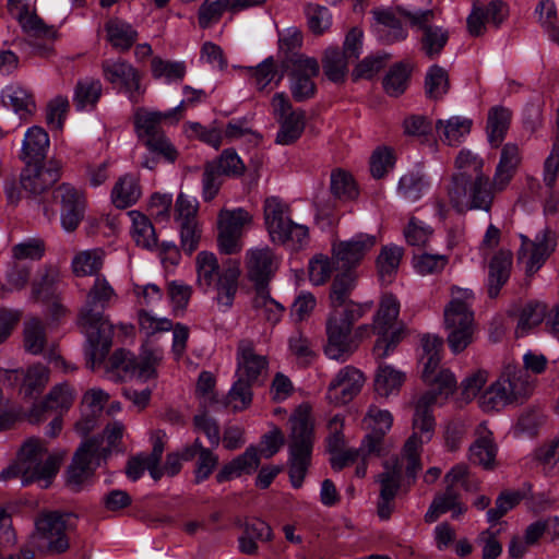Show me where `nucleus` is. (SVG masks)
Masks as SVG:
<instances>
[{"instance_id":"nucleus-22","label":"nucleus","mask_w":559,"mask_h":559,"mask_svg":"<svg viewBox=\"0 0 559 559\" xmlns=\"http://www.w3.org/2000/svg\"><path fill=\"white\" fill-rule=\"evenodd\" d=\"M377 243L373 235L357 234L333 245V260L340 270H353Z\"/></svg>"},{"instance_id":"nucleus-61","label":"nucleus","mask_w":559,"mask_h":559,"mask_svg":"<svg viewBox=\"0 0 559 559\" xmlns=\"http://www.w3.org/2000/svg\"><path fill=\"white\" fill-rule=\"evenodd\" d=\"M138 323L140 332L147 337L169 332L173 329V322L168 318L156 317L146 310H140L138 312Z\"/></svg>"},{"instance_id":"nucleus-26","label":"nucleus","mask_w":559,"mask_h":559,"mask_svg":"<svg viewBox=\"0 0 559 559\" xmlns=\"http://www.w3.org/2000/svg\"><path fill=\"white\" fill-rule=\"evenodd\" d=\"M8 9L28 36L47 40L55 39L56 29L45 24V22L31 10L28 0H8Z\"/></svg>"},{"instance_id":"nucleus-14","label":"nucleus","mask_w":559,"mask_h":559,"mask_svg":"<svg viewBox=\"0 0 559 559\" xmlns=\"http://www.w3.org/2000/svg\"><path fill=\"white\" fill-rule=\"evenodd\" d=\"M71 519L70 513H43L35 522L33 539L43 540L51 554L64 552L69 548L67 532L72 527Z\"/></svg>"},{"instance_id":"nucleus-48","label":"nucleus","mask_w":559,"mask_h":559,"mask_svg":"<svg viewBox=\"0 0 559 559\" xmlns=\"http://www.w3.org/2000/svg\"><path fill=\"white\" fill-rule=\"evenodd\" d=\"M280 130L276 134V143L281 145H289L297 141L305 129V114L302 110L289 112V115L281 118Z\"/></svg>"},{"instance_id":"nucleus-5","label":"nucleus","mask_w":559,"mask_h":559,"mask_svg":"<svg viewBox=\"0 0 559 559\" xmlns=\"http://www.w3.org/2000/svg\"><path fill=\"white\" fill-rule=\"evenodd\" d=\"M289 477L293 487L300 488L310 464L314 429L310 408L300 405L289 418Z\"/></svg>"},{"instance_id":"nucleus-24","label":"nucleus","mask_w":559,"mask_h":559,"mask_svg":"<svg viewBox=\"0 0 559 559\" xmlns=\"http://www.w3.org/2000/svg\"><path fill=\"white\" fill-rule=\"evenodd\" d=\"M237 378L249 382H259L260 378L266 372L267 359L264 355L255 352L254 343L251 340H241L237 346Z\"/></svg>"},{"instance_id":"nucleus-60","label":"nucleus","mask_w":559,"mask_h":559,"mask_svg":"<svg viewBox=\"0 0 559 559\" xmlns=\"http://www.w3.org/2000/svg\"><path fill=\"white\" fill-rule=\"evenodd\" d=\"M60 273L57 269L47 267L38 281L33 283L32 298L35 300H47L55 296L56 286L59 283Z\"/></svg>"},{"instance_id":"nucleus-59","label":"nucleus","mask_w":559,"mask_h":559,"mask_svg":"<svg viewBox=\"0 0 559 559\" xmlns=\"http://www.w3.org/2000/svg\"><path fill=\"white\" fill-rule=\"evenodd\" d=\"M75 390L67 382L56 384L46 395L50 411L63 413L69 411L75 399Z\"/></svg>"},{"instance_id":"nucleus-31","label":"nucleus","mask_w":559,"mask_h":559,"mask_svg":"<svg viewBox=\"0 0 559 559\" xmlns=\"http://www.w3.org/2000/svg\"><path fill=\"white\" fill-rule=\"evenodd\" d=\"M406 380V373L392 365L380 362L374 373V391L382 397L396 395Z\"/></svg>"},{"instance_id":"nucleus-12","label":"nucleus","mask_w":559,"mask_h":559,"mask_svg":"<svg viewBox=\"0 0 559 559\" xmlns=\"http://www.w3.org/2000/svg\"><path fill=\"white\" fill-rule=\"evenodd\" d=\"M282 68L288 71L290 91L297 102H304L314 95L313 78L319 74L320 69L316 58L294 53L286 61H282Z\"/></svg>"},{"instance_id":"nucleus-52","label":"nucleus","mask_w":559,"mask_h":559,"mask_svg":"<svg viewBox=\"0 0 559 559\" xmlns=\"http://www.w3.org/2000/svg\"><path fill=\"white\" fill-rule=\"evenodd\" d=\"M454 164L457 173L453 174V176H461L462 183L472 179L473 175L474 177L485 175L483 173L484 159L471 150H461Z\"/></svg>"},{"instance_id":"nucleus-56","label":"nucleus","mask_w":559,"mask_h":559,"mask_svg":"<svg viewBox=\"0 0 559 559\" xmlns=\"http://www.w3.org/2000/svg\"><path fill=\"white\" fill-rule=\"evenodd\" d=\"M46 334L43 322L37 318H31L24 325V347L33 355L44 353Z\"/></svg>"},{"instance_id":"nucleus-51","label":"nucleus","mask_w":559,"mask_h":559,"mask_svg":"<svg viewBox=\"0 0 559 559\" xmlns=\"http://www.w3.org/2000/svg\"><path fill=\"white\" fill-rule=\"evenodd\" d=\"M403 250L397 246H386L382 248L377 259V267L380 280L383 283H390L392 281L400 265Z\"/></svg>"},{"instance_id":"nucleus-10","label":"nucleus","mask_w":559,"mask_h":559,"mask_svg":"<svg viewBox=\"0 0 559 559\" xmlns=\"http://www.w3.org/2000/svg\"><path fill=\"white\" fill-rule=\"evenodd\" d=\"M493 180L486 175H478L462 183L461 176H452L448 188L449 200L457 211L483 210L488 212L495 199Z\"/></svg>"},{"instance_id":"nucleus-57","label":"nucleus","mask_w":559,"mask_h":559,"mask_svg":"<svg viewBox=\"0 0 559 559\" xmlns=\"http://www.w3.org/2000/svg\"><path fill=\"white\" fill-rule=\"evenodd\" d=\"M330 189L335 198L342 200H352L358 195L352 175L343 169H334L331 173Z\"/></svg>"},{"instance_id":"nucleus-9","label":"nucleus","mask_w":559,"mask_h":559,"mask_svg":"<svg viewBox=\"0 0 559 559\" xmlns=\"http://www.w3.org/2000/svg\"><path fill=\"white\" fill-rule=\"evenodd\" d=\"M166 115L167 111H151L146 108L138 107L133 111V123L138 139L147 147V150L173 163L176 160L178 153L164 134L160 123L163 120L167 119H179L177 116Z\"/></svg>"},{"instance_id":"nucleus-41","label":"nucleus","mask_w":559,"mask_h":559,"mask_svg":"<svg viewBox=\"0 0 559 559\" xmlns=\"http://www.w3.org/2000/svg\"><path fill=\"white\" fill-rule=\"evenodd\" d=\"M50 377V371L41 364L29 366L20 386V393L24 399H34L38 396L46 388Z\"/></svg>"},{"instance_id":"nucleus-43","label":"nucleus","mask_w":559,"mask_h":559,"mask_svg":"<svg viewBox=\"0 0 559 559\" xmlns=\"http://www.w3.org/2000/svg\"><path fill=\"white\" fill-rule=\"evenodd\" d=\"M195 266L198 286L206 293L210 288L214 287L221 276L217 259L212 252H199L195 259Z\"/></svg>"},{"instance_id":"nucleus-1","label":"nucleus","mask_w":559,"mask_h":559,"mask_svg":"<svg viewBox=\"0 0 559 559\" xmlns=\"http://www.w3.org/2000/svg\"><path fill=\"white\" fill-rule=\"evenodd\" d=\"M441 357L420 358L423 380L431 385L415 403L413 433L406 440L401 456L391 457L383 463V471L377 476L379 499L377 512L380 519L388 520L394 510V500L401 487L403 473L415 479L421 469L420 450L431 440L435 431L432 407L438 399H447L456 386L454 374L448 369H439Z\"/></svg>"},{"instance_id":"nucleus-23","label":"nucleus","mask_w":559,"mask_h":559,"mask_svg":"<svg viewBox=\"0 0 559 559\" xmlns=\"http://www.w3.org/2000/svg\"><path fill=\"white\" fill-rule=\"evenodd\" d=\"M245 265L249 281L255 288H264L276 270L273 251L269 247L251 248L246 252Z\"/></svg>"},{"instance_id":"nucleus-13","label":"nucleus","mask_w":559,"mask_h":559,"mask_svg":"<svg viewBox=\"0 0 559 559\" xmlns=\"http://www.w3.org/2000/svg\"><path fill=\"white\" fill-rule=\"evenodd\" d=\"M104 79L124 93L132 104H139L145 93L140 72L122 59H107L102 63Z\"/></svg>"},{"instance_id":"nucleus-17","label":"nucleus","mask_w":559,"mask_h":559,"mask_svg":"<svg viewBox=\"0 0 559 559\" xmlns=\"http://www.w3.org/2000/svg\"><path fill=\"white\" fill-rule=\"evenodd\" d=\"M108 449L100 448L98 439L85 441L75 452L73 461L68 468V485L78 490L93 475L99 460L105 456Z\"/></svg>"},{"instance_id":"nucleus-25","label":"nucleus","mask_w":559,"mask_h":559,"mask_svg":"<svg viewBox=\"0 0 559 559\" xmlns=\"http://www.w3.org/2000/svg\"><path fill=\"white\" fill-rule=\"evenodd\" d=\"M473 301L474 294L471 289L452 287L451 300L444 308L445 328L474 326Z\"/></svg>"},{"instance_id":"nucleus-58","label":"nucleus","mask_w":559,"mask_h":559,"mask_svg":"<svg viewBox=\"0 0 559 559\" xmlns=\"http://www.w3.org/2000/svg\"><path fill=\"white\" fill-rule=\"evenodd\" d=\"M348 60L337 48H329L323 59V70L329 80L341 82L347 72Z\"/></svg>"},{"instance_id":"nucleus-16","label":"nucleus","mask_w":559,"mask_h":559,"mask_svg":"<svg viewBox=\"0 0 559 559\" xmlns=\"http://www.w3.org/2000/svg\"><path fill=\"white\" fill-rule=\"evenodd\" d=\"M199 202L197 198L179 192L175 201L174 217L180 228L181 246L191 254L197 248L201 237L198 223Z\"/></svg>"},{"instance_id":"nucleus-33","label":"nucleus","mask_w":559,"mask_h":559,"mask_svg":"<svg viewBox=\"0 0 559 559\" xmlns=\"http://www.w3.org/2000/svg\"><path fill=\"white\" fill-rule=\"evenodd\" d=\"M2 104L11 108L22 119L32 116L36 109L33 95L19 84H10L1 92Z\"/></svg>"},{"instance_id":"nucleus-36","label":"nucleus","mask_w":559,"mask_h":559,"mask_svg":"<svg viewBox=\"0 0 559 559\" xmlns=\"http://www.w3.org/2000/svg\"><path fill=\"white\" fill-rule=\"evenodd\" d=\"M372 14L380 25L377 32L383 43L393 44L407 37V31L392 11L378 9L373 10Z\"/></svg>"},{"instance_id":"nucleus-63","label":"nucleus","mask_w":559,"mask_h":559,"mask_svg":"<svg viewBox=\"0 0 559 559\" xmlns=\"http://www.w3.org/2000/svg\"><path fill=\"white\" fill-rule=\"evenodd\" d=\"M251 76L257 88L262 91L272 82H275V85H277L282 81L283 73L277 71L274 59L269 57L252 70Z\"/></svg>"},{"instance_id":"nucleus-27","label":"nucleus","mask_w":559,"mask_h":559,"mask_svg":"<svg viewBox=\"0 0 559 559\" xmlns=\"http://www.w3.org/2000/svg\"><path fill=\"white\" fill-rule=\"evenodd\" d=\"M522 246L518 252L519 262L525 267L526 273L536 272L546 261L550 253L548 245V233L537 235L535 240L522 235Z\"/></svg>"},{"instance_id":"nucleus-45","label":"nucleus","mask_w":559,"mask_h":559,"mask_svg":"<svg viewBox=\"0 0 559 559\" xmlns=\"http://www.w3.org/2000/svg\"><path fill=\"white\" fill-rule=\"evenodd\" d=\"M511 121V111L497 106L489 110L487 119L488 141L493 147H498L504 139Z\"/></svg>"},{"instance_id":"nucleus-53","label":"nucleus","mask_w":559,"mask_h":559,"mask_svg":"<svg viewBox=\"0 0 559 559\" xmlns=\"http://www.w3.org/2000/svg\"><path fill=\"white\" fill-rule=\"evenodd\" d=\"M411 69L406 63L399 62L391 67L383 79V88L390 96H400L407 87Z\"/></svg>"},{"instance_id":"nucleus-54","label":"nucleus","mask_w":559,"mask_h":559,"mask_svg":"<svg viewBox=\"0 0 559 559\" xmlns=\"http://www.w3.org/2000/svg\"><path fill=\"white\" fill-rule=\"evenodd\" d=\"M233 11V0H205L199 8L198 20L201 28L217 23L224 12Z\"/></svg>"},{"instance_id":"nucleus-20","label":"nucleus","mask_w":559,"mask_h":559,"mask_svg":"<svg viewBox=\"0 0 559 559\" xmlns=\"http://www.w3.org/2000/svg\"><path fill=\"white\" fill-rule=\"evenodd\" d=\"M364 383L365 377L359 369L345 366L338 370L328 385L326 399L334 405L347 404L358 395Z\"/></svg>"},{"instance_id":"nucleus-7","label":"nucleus","mask_w":559,"mask_h":559,"mask_svg":"<svg viewBox=\"0 0 559 559\" xmlns=\"http://www.w3.org/2000/svg\"><path fill=\"white\" fill-rule=\"evenodd\" d=\"M534 389V378L520 366L507 365L501 376L480 397L484 411H499L504 406L522 402Z\"/></svg>"},{"instance_id":"nucleus-32","label":"nucleus","mask_w":559,"mask_h":559,"mask_svg":"<svg viewBox=\"0 0 559 559\" xmlns=\"http://www.w3.org/2000/svg\"><path fill=\"white\" fill-rule=\"evenodd\" d=\"M239 275V262L235 260H228L224 265L218 281L215 283L217 288V304L221 307H224L225 310L233 306L238 288Z\"/></svg>"},{"instance_id":"nucleus-28","label":"nucleus","mask_w":559,"mask_h":559,"mask_svg":"<svg viewBox=\"0 0 559 559\" xmlns=\"http://www.w3.org/2000/svg\"><path fill=\"white\" fill-rule=\"evenodd\" d=\"M522 162L521 150L515 143H506L493 174V189L503 191L512 181Z\"/></svg>"},{"instance_id":"nucleus-44","label":"nucleus","mask_w":559,"mask_h":559,"mask_svg":"<svg viewBox=\"0 0 559 559\" xmlns=\"http://www.w3.org/2000/svg\"><path fill=\"white\" fill-rule=\"evenodd\" d=\"M105 29L107 33V40L111 46L119 50H128L135 43L138 33L133 27L118 19L109 20Z\"/></svg>"},{"instance_id":"nucleus-35","label":"nucleus","mask_w":559,"mask_h":559,"mask_svg":"<svg viewBox=\"0 0 559 559\" xmlns=\"http://www.w3.org/2000/svg\"><path fill=\"white\" fill-rule=\"evenodd\" d=\"M259 463L260 457L257 449L254 447H249L241 455L223 466L216 475V480L218 483H224L234 477H238L243 473L251 474L258 468Z\"/></svg>"},{"instance_id":"nucleus-37","label":"nucleus","mask_w":559,"mask_h":559,"mask_svg":"<svg viewBox=\"0 0 559 559\" xmlns=\"http://www.w3.org/2000/svg\"><path fill=\"white\" fill-rule=\"evenodd\" d=\"M512 264V254L509 251H499L489 265L488 294L491 298L498 296L500 288L507 283Z\"/></svg>"},{"instance_id":"nucleus-30","label":"nucleus","mask_w":559,"mask_h":559,"mask_svg":"<svg viewBox=\"0 0 559 559\" xmlns=\"http://www.w3.org/2000/svg\"><path fill=\"white\" fill-rule=\"evenodd\" d=\"M431 188L429 176L421 169H413L405 173L396 187L397 195L407 202H417Z\"/></svg>"},{"instance_id":"nucleus-40","label":"nucleus","mask_w":559,"mask_h":559,"mask_svg":"<svg viewBox=\"0 0 559 559\" xmlns=\"http://www.w3.org/2000/svg\"><path fill=\"white\" fill-rule=\"evenodd\" d=\"M105 251L93 248L78 252L71 262L72 272L76 276H97L103 269Z\"/></svg>"},{"instance_id":"nucleus-15","label":"nucleus","mask_w":559,"mask_h":559,"mask_svg":"<svg viewBox=\"0 0 559 559\" xmlns=\"http://www.w3.org/2000/svg\"><path fill=\"white\" fill-rule=\"evenodd\" d=\"M163 357L164 352L160 347L146 342L142 345L139 357H134L123 350H118L112 355L110 361L114 368L130 372L138 379L148 380L156 377V369Z\"/></svg>"},{"instance_id":"nucleus-18","label":"nucleus","mask_w":559,"mask_h":559,"mask_svg":"<svg viewBox=\"0 0 559 559\" xmlns=\"http://www.w3.org/2000/svg\"><path fill=\"white\" fill-rule=\"evenodd\" d=\"M402 14L409 20L413 27L423 32L421 48L429 58L438 56L449 39V34L442 27L433 26V10H418L411 12L402 10Z\"/></svg>"},{"instance_id":"nucleus-55","label":"nucleus","mask_w":559,"mask_h":559,"mask_svg":"<svg viewBox=\"0 0 559 559\" xmlns=\"http://www.w3.org/2000/svg\"><path fill=\"white\" fill-rule=\"evenodd\" d=\"M152 75L155 79H164L167 83L181 81L187 72L183 61H167L154 57L151 62Z\"/></svg>"},{"instance_id":"nucleus-46","label":"nucleus","mask_w":559,"mask_h":559,"mask_svg":"<svg viewBox=\"0 0 559 559\" xmlns=\"http://www.w3.org/2000/svg\"><path fill=\"white\" fill-rule=\"evenodd\" d=\"M49 147L48 133L40 127L29 128L24 136L22 151L29 159L28 162H38L46 156Z\"/></svg>"},{"instance_id":"nucleus-19","label":"nucleus","mask_w":559,"mask_h":559,"mask_svg":"<svg viewBox=\"0 0 559 559\" xmlns=\"http://www.w3.org/2000/svg\"><path fill=\"white\" fill-rule=\"evenodd\" d=\"M53 198L60 203V221L62 228L74 231L85 215L86 198L84 191L70 183H62L53 191Z\"/></svg>"},{"instance_id":"nucleus-29","label":"nucleus","mask_w":559,"mask_h":559,"mask_svg":"<svg viewBox=\"0 0 559 559\" xmlns=\"http://www.w3.org/2000/svg\"><path fill=\"white\" fill-rule=\"evenodd\" d=\"M497 450L492 432L485 424H480L476 429V439L468 450L469 461L486 469H492L495 467Z\"/></svg>"},{"instance_id":"nucleus-6","label":"nucleus","mask_w":559,"mask_h":559,"mask_svg":"<svg viewBox=\"0 0 559 559\" xmlns=\"http://www.w3.org/2000/svg\"><path fill=\"white\" fill-rule=\"evenodd\" d=\"M264 225L275 245L299 250L309 242V228L292 218L289 204L278 197H269L263 205Z\"/></svg>"},{"instance_id":"nucleus-34","label":"nucleus","mask_w":559,"mask_h":559,"mask_svg":"<svg viewBox=\"0 0 559 559\" xmlns=\"http://www.w3.org/2000/svg\"><path fill=\"white\" fill-rule=\"evenodd\" d=\"M142 195L139 178L124 174L116 181L111 190V202L118 209H127L135 204Z\"/></svg>"},{"instance_id":"nucleus-62","label":"nucleus","mask_w":559,"mask_h":559,"mask_svg":"<svg viewBox=\"0 0 559 559\" xmlns=\"http://www.w3.org/2000/svg\"><path fill=\"white\" fill-rule=\"evenodd\" d=\"M546 316V306L542 302H528L521 312L516 328L518 336H523L530 329L538 325Z\"/></svg>"},{"instance_id":"nucleus-64","label":"nucleus","mask_w":559,"mask_h":559,"mask_svg":"<svg viewBox=\"0 0 559 559\" xmlns=\"http://www.w3.org/2000/svg\"><path fill=\"white\" fill-rule=\"evenodd\" d=\"M364 424L370 430L369 432L385 436L392 427L393 416L389 411L371 405L364 418Z\"/></svg>"},{"instance_id":"nucleus-49","label":"nucleus","mask_w":559,"mask_h":559,"mask_svg":"<svg viewBox=\"0 0 559 559\" xmlns=\"http://www.w3.org/2000/svg\"><path fill=\"white\" fill-rule=\"evenodd\" d=\"M355 280L356 276L353 270H341V272L335 275L330 294L333 309L345 308V306L348 305L346 299L355 286ZM350 302L352 301H349V304Z\"/></svg>"},{"instance_id":"nucleus-21","label":"nucleus","mask_w":559,"mask_h":559,"mask_svg":"<svg viewBox=\"0 0 559 559\" xmlns=\"http://www.w3.org/2000/svg\"><path fill=\"white\" fill-rule=\"evenodd\" d=\"M60 171L61 163L57 159H49L44 165L27 162L21 173L20 185L24 191L31 194H40L58 181Z\"/></svg>"},{"instance_id":"nucleus-3","label":"nucleus","mask_w":559,"mask_h":559,"mask_svg":"<svg viewBox=\"0 0 559 559\" xmlns=\"http://www.w3.org/2000/svg\"><path fill=\"white\" fill-rule=\"evenodd\" d=\"M61 460L57 454H49L41 440L29 439L21 448L15 464L2 471L0 477L5 480L20 476L24 486L39 483L47 488L57 475Z\"/></svg>"},{"instance_id":"nucleus-38","label":"nucleus","mask_w":559,"mask_h":559,"mask_svg":"<svg viewBox=\"0 0 559 559\" xmlns=\"http://www.w3.org/2000/svg\"><path fill=\"white\" fill-rule=\"evenodd\" d=\"M448 511L453 512V518H457L466 511V507L459 501V496L452 488H447L442 495H439L433 499L425 514V521L427 523H433L441 514L447 513Z\"/></svg>"},{"instance_id":"nucleus-4","label":"nucleus","mask_w":559,"mask_h":559,"mask_svg":"<svg viewBox=\"0 0 559 559\" xmlns=\"http://www.w3.org/2000/svg\"><path fill=\"white\" fill-rule=\"evenodd\" d=\"M368 304L350 302L345 308L332 309L325 322L326 343L323 347L328 358L346 361L357 349L353 337V325L370 310Z\"/></svg>"},{"instance_id":"nucleus-2","label":"nucleus","mask_w":559,"mask_h":559,"mask_svg":"<svg viewBox=\"0 0 559 559\" xmlns=\"http://www.w3.org/2000/svg\"><path fill=\"white\" fill-rule=\"evenodd\" d=\"M117 300L118 295L111 284L105 276L97 275L79 312L78 323L87 342L86 364L92 370L104 361L110 350L114 326L104 312Z\"/></svg>"},{"instance_id":"nucleus-11","label":"nucleus","mask_w":559,"mask_h":559,"mask_svg":"<svg viewBox=\"0 0 559 559\" xmlns=\"http://www.w3.org/2000/svg\"><path fill=\"white\" fill-rule=\"evenodd\" d=\"M252 216L241 207L223 209L217 216V245L222 253L236 254L242 249V236Z\"/></svg>"},{"instance_id":"nucleus-42","label":"nucleus","mask_w":559,"mask_h":559,"mask_svg":"<svg viewBox=\"0 0 559 559\" xmlns=\"http://www.w3.org/2000/svg\"><path fill=\"white\" fill-rule=\"evenodd\" d=\"M103 93V84L98 79L84 78L78 81L73 103L78 110L93 109Z\"/></svg>"},{"instance_id":"nucleus-8","label":"nucleus","mask_w":559,"mask_h":559,"mask_svg":"<svg viewBox=\"0 0 559 559\" xmlns=\"http://www.w3.org/2000/svg\"><path fill=\"white\" fill-rule=\"evenodd\" d=\"M400 301L392 294L381 297L378 311L373 317L372 331L378 335L373 354L378 359L388 357L404 337V325L400 322Z\"/></svg>"},{"instance_id":"nucleus-47","label":"nucleus","mask_w":559,"mask_h":559,"mask_svg":"<svg viewBox=\"0 0 559 559\" xmlns=\"http://www.w3.org/2000/svg\"><path fill=\"white\" fill-rule=\"evenodd\" d=\"M132 222L131 235L135 243L145 249H153L157 245V237L151 221L138 211L129 212Z\"/></svg>"},{"instance_id":"nucleus-50","label":"nucleus","mask_w":559,"mask_h":559,"mask_svg":"<svg viewBox=\"0 0 559 559\" xmlns=\"http://www.w3.org/2000/svg\"><path fill=\"white\" fill-rule=\"evenodd\" d=\"M253 308L258 312V316L272 324L277 323L284 312V307L270 296L266 287L257 289V294L253 299Z\"/></svg>"},{"instance_id":"nucleus-39","label":"nucleus","mask_w":559,"mask_h":559,"mask_svg":"<svg viewBox=\"0 0 559 559\" xmlns=\"http://www.w3.org/2000/svg\"><path fill=\"white\" fill-rule=\"evenodd\" d=\"M436 129L440 140L451 146L457 145L471 132L472 121L463 117H451L448 120H438Z\"/></svg>"}]
</instances>
